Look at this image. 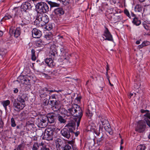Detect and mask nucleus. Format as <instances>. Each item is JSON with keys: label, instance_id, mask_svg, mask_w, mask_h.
<instances>
[{"label": "nucleus", "instance_id": "obj_56", "mask_svg": "<svg viewBox=\"0 0 150 150\" xmlns=\"http://www.w3.org/2000/svg\"><path fill=\"white\" fill-rule=\"evenodd\" d=\"M145 46L148 45L149 44V42L147 41H144L143 42Z\"/></svg>", "mask_w": 150, "mask_h": 150}, {"label": "nucleus", "instance_id": "obj_52", "mask_svg": "<svg viewBox=\"0 0 150 150\" xmlns=\"http://www.w3.org/2000/svg\"><path fill=\"white\" fill-rule=\"evenodd\" d=\"M144 121L146 123L147 125L150 128V121H149L147 118H145L144 119Z\"/></svg>", "mask_w": 150, "mask_h": 150}, {"label": "nucleus", "instance_id": "obj_28", "mask_svg": "<svg viewBox=\"0 0 150 150\" xmlns=\"http://www.w3.org/2000/svg\"><path fill=\"white\" fill-rule=\"evenodd\" d=\"M10 103V101L9 100H6L3 101L2 102V104L3 105L6 110H7V106L9 105Z\"/></svg>", "mask_w": 150, "mask_h": 150}, {"label": "nucleus", "instance_id": "obj_33", "mask_svg": "<svg viewBox=\"0 0 150 150\" xmlns=\"http://www.w3.org/2000/svg\"><path fill=\"white\" fill-rule=\"evenodd\" d=\"M53 36V35L51 33L49 32L45 35V38L47 40H51L52 39Z\"/></svg>", "mask_w": 150, "mask_h": 150}, {"label": "nucleus", "instance_id": "obj_41", "mask_svg": "<svg viewBox=\"0 0 150 150\" xmlns=\"http://www.w3.org/2000/svg\"><path fill=\"white\" fill-rule=\"evenodd\" d=\"M7 53L6 50L2 49L0 50V56L2 57L4 56Z\"/></svg>", "mask_w": 150, "mask_h": 150}, {"label": "nucleus", "instance_id": "obj_21", "mask_svg": "<svg viewBox=\"0 0 150 150\" xmlns=\"http://www.w3.org/2000/svg\"><path fill=\"white\" fill-rule=\"evenodd\" d=\"M54 13L57 16H60L64 13V11L62 8H58L54 9Z\"/></svg>", "mask_w": 150, "mask_h": 150}, {"label": "nucleus", "instance_id": "obj_6", "mask_svg": "<svg viewBox=\"0 0 150 150\" xmlns=\"http://www.w3.org/2000/svg\"><path fill=\"white\" fill-rule=\"evenodd\" d=\"M36 20L39 21V24L43 26L48 23L49 18L48 16L45 13H39L38 14Z\"/></svg>", "mask_w": 150, "mask_h": 150}, {"label": "nucleus", "instance_id": "obj_22", "mask_svg": "<svg viewBox=\"0 0 150 150\" xmlns=\"http://www.w3.org/2000/svg\"><path fill=\"white\" fill-rule=\"evenodd\" d=\"M60 44L62 46V47L60 50L62 54L63 55H66L67 54L68 52V50L67 48V47L64 45L63 42L62 43H60Z\"/></svg>", "mask_w": 150, "mask_h": 150}, {"label": "nucleus", "instance_id": "obj_17", "mask_svg": "<svg viewBox=\"0 0 150 150\" xmlns=\"http://www.w3.org/2000/svg\"><path fill=\"white\" fill-rule=\"evenodd\" d=\"M21 31V28L20 27H18L15 29H10L9 32L11 35H13L15 38H17L20 35Z\"/></svg>", "mask_w": 150, "mask_h": 150}, {"label": "nucleus", "instance_id": "obj_50", "mask_svg": "<svg viewBox=\"0 0 150 150\" xmlns=\"http://www.w3.org/2000/svg\"><path fill=\"white\" fill-rule=\"evenodd\" d=\"M144 118H146L148 119H149L150 120V112H146L145 115H144Z\"/></svg>", "mask_w": 150, "mask_h": 150}, {"label": "nucleus", "instance_id": "obj_25", "mask_svg": "<svg viewBox=\"0 0 150 150\" xmlns=\"http://www.w3.org/2000/svg\"><path fill=\"white\" fill-rule=\"evenodd\" d=\"M71 146L68 144H66L65 146L63 147V150H78L77 148L75 146Z\"/></svg>", "mask_w": 150, "mask_h": 150}, {"label": "nucleus", "instance_id": "obj_15", "mask_svg": "<svg viewBox=\"0 0 150 150\" xmlns=\"http://www.w3.org/2000/svg\"><path fill=\"white\" fill-rule=\"evenodd\" d=\"M57 114L54 113H49L47 114L46 116H45L47 121L50 123H54L55 120L57 118Z\"/></svg>", "mask_w": 150, "mask_h": 150}, {"label": "nucleus", "instance_id": "obj_29", "mask_svg": "<svg viewBox=\"0 0 150 150\" xmlns=\"http://www.w3.org/2000/svg\"><path fill=\"white\" fill-rule=\"evenodd\" d=\"M14 100H16L17 101L20 103H21L22 104H24V105L25 106V101L24 99L22 98L21 96L18 97L16 99H14Z\"/></svg>", "mask_w": 150, "mask_h": 150}, {"label": "nucleus", "instance_id": "obj_46", "mask_svg": "<svg viewBox=\"0 0 150 150\" xmlns=\"http://www.w3.org/2000/svg\"><path fill=\"white\" fill-rule=\"evenodd\" d=\"M67 144H68L72 147H73V146H75L74 145V142L72 140L71 141H67Z\"/></svg>", "mask_w": 150, "mask_h": 150}, {"label": "nucleus", "instance_id": "obj_48", "mask_svg": "<svg viewBox=\"0 0 150 150\" xmlns=\"http://www.w3.org/2000/svg\"><path fill=\"white\" fill-rule=\"evenodd\" d=\"M101 122L103 125V126L105 124H107V125H109L108 121L105 119L101 120Z\"/></svg>", "mask_w": 150, "mask_h": 150}, {"label": "nucleus", "instance_id": "obj_24", "mask_svg": "<svg viewBox=\"0 0 150 150\" xmlns=\"http://www.w3.org/2000/svg\"><path fill=\"white\" fill-rule=\"evenodd\" d=\"M47 3L50 5L51 8L59 7L60 5V3L51 1H48Z\"/></svg>", "mask_w": 150, "mask_h": 150}, {"label": "nucleus", "instance_id": "obj_61", "mask_svg": "<svg viewBox=\"0 0 150 150\" xmlns=\"http://www.w3.org/2000/svg\"><path fill=\"white\" fill-rule=\"evenodd\" d=\"M56 96V95L55 94L52 95L50 97V98H52V99H55Z\"/></svg>", "mask_w": 150, "mask_h": 150}, {"label": "nucleus", "instance_id": "obj_11", "mask_svg": "<svg viewBox=\"0 0 150 150\" xmlns=\"http://www.w3.org/2000/svg\"><path fill=\"white\" fill-rule=\"evenodd\" d=\"M38 126L41 128L46 127L48 123L45 116L42 117L41 118H39L36 122Z\"/></svg>", "mask_w": 150, "mask_h": 150}, {"label": "nucleus", "instance_id": "obj_35", "mask_svg": "<svg viewBox=\"0 0 150 150\" xmlns=\"http://www.w3.org/2000/svg\"><path fill=\"white\" fill-rule=\"evenodd\" d=\"M104 139V137L102 136L100 138H99L97 140V144H98L99 145H102L103 143V140Z\"/></svg>", "mask_w": 150, "mask_h": 150}, {"label": "nucleus", "instance_id": "obj_30", "mask_svg": "<svg viewBox=\"0 0 150 150\" xmlns=\"http://www.w3.org/2000/svg\"><path fill=\"white\" fill-rule=\"evenodd\" d=\"M57 116L58 120L61 123H65L66 122V120L62 116L59 114H57Z\"/></svg>", "mask_w": 150, "mask_h": 150}, {"label": "nucleus", "instance_id": "obj_49", "mask_svg": "<svg viewBox=\"0 0 150 150\" xmlns=\"http://www.w3.org/2000/svg\"><path fill=\"white\" fill-rule=\"evenodd\" d=\"M142 24L143 25L144 27L146 30H149V27L146 23L144 21V22H143Z\"/></svg>", "mask_w": 150, "mask_h": 150}, {"label": "nucleus", "instance_id": "obj_13", "mask_svg": "<svg viewBox=\"0 0 150 150\" xmlns=\"http://www.w3.org/2000/svg\"><path fill=\"white\" fill-rule=\"evenodd\" d=\"M50 104L51 105L52 110L57 111L59 110L61 108L60 102L59 101L53 100L50 101Z\"/></svg>", "mask_w": 150, "mask_h": 150}, {"label": "nucleus", "instance_id": "obj_19", "mask_svg": "<svg viewBox=\"0 0 150 150\" xmlns=\"http://www.w3.org/2000/svg\"><path fill=\"white\" fill-rule=\"evenodd\" d=\"M46 87L41 88L39 91V94L42 98H44L48 96L47 91L46 90Z\"/></svg>", "mask_w": 150, "mask_h": 150}, {"label": "nucleus", "instance_id": "obj_2", "mask_svg": "<svg viewBox=\"0 0 150 150\" xmlns=\"http://www.w3.org/2000/svg\"><path fill=\"white\" fill-rule=\"evenodd\" d=\"M67 113L64 114L67 116L72 115L73 117H81L83 115L82 109L80 107L76 104H73L66 111Z\"/></svg>", "mask_w": 150, "mask_h": 150}, {"label": "nucleus", "instance_id": "obj_7", "mask_svg": "<svg viewBox=\"0 0 150 150\" xmlns=\"http://www.w3.org/2000/svg\"><path fill=\"white\" fill-rule=\"evenodd\" d=\"M146 127L145 122L143 120H140L137 122L135 130L139 133H143L145 131Z\"/></svg>", "mask_w": 150, "mask_h": 150}, {"label": "nucleus", "instance_id": "obj_60", "mask_svg": "<svg viewBox=\"0 0 150 150\" xmlns=\"http://www.w3.org/2000/svg\"><path fill=\"white\" fill-rule=\"evenodd\" d=\"M146 5L148 6L150 4V0H146Z\"/></svg>", "mask_w": 150, "mask_h": 150}, {"label": "nucleus", "instance_id": "obj_26", "mask_svg": "<svg viewBox=\"0 0 150 150\" xmlns=\"http://www.w3.org/2000/svg\"><path fill=\"white\" fill-rule=\"evenodd\" d=\"M46 43L41 39H39L36 42V45L38 47H42L46 45Z\"/></svg>", "mask_w": 150, "mask_h": 150}, {"label": "nucleus", "instance_id": "obj_54", "mask_svg": "<svg viewBox=\"0 0 150 150\" xmlns=\"http://www.w3.org/2000/svg\"><path fill=\"white\" fill-rule=\"evenodd\" d=\"M100 129L98 130L97 129H95L94 131V132L97 135L99 136L100 134Z\"/></svg>", "mask_w": 150, "mask_h": 150}, {"label": "nucleus", "instance_id": "obj_47", "mask_svg": "<svg viewBox=\"0 0 150 150\" xmlns=\"http://www.w3.org/2000/svg\"><path fill=\"white\" fill-rule=\"evenodd\" d=\"M11 126L12 127H15L16 126V124L13 118H12L11 119Z\"/></svg>", "mask_w": 150, "mask_h": 150}, {"label": "nucleus", "instance_id": "obj_59", "mask_svg": "<svg viewBox=\"0 0 150 150\" xmlns=\"http://www.w3.org/2000/svg\"><path fill=\"white\" fill-rule=\"evenodd\" d=\"M81 98L80 97H77L76 98H75V100H77V102H79L80 101Z\"/></svg>", "mask_w": 150, "mask_h": 150}, {"label": "nucleus", "instance_id": "obj_39", "mask_svg": "<svg viewBox=\"0 0 150 150\" xmlns=\"http://www.w3.org/2000/svg\"><path fill=\"white\" fill-rule=\"evenodd\" d=\"M146 147L144 145L140 144L137 146L136 150H145Z\"/></svg>", "mask_w": 150, "mask_h": 150}, {"label": "nucleus", "instance_id": "obj_8", "mask_svg": "<svg viewBox=\"0 0 150 150\" xmlns=\"http://www.w3.org/2000/svg\"><path fill=\"white\" fill-rule=\"evenodd\" d=\"M18 24L22 26L24 25L30 23V19L29 15H28L26 16H25L23 18H21L20 17H18V16L17 20Z\"/></svg>", "mask_w": 150, "mask_h": 150}, {"label": "nucleus", "instance_id": "obj_20", "mask_svg": "<svg viewBox=\"0 0 150 150\" xmlns=\"http://www.w3.org/2000/svg\"><path fill=\"white\" fill-rule=\"evenodd\" d=\"M31 8L32 6L28 2L23 3L21 7V9L25 12L27 10H31Z\"/></svg>", "mask_w": 150, "mask_h": 150}, {"label": "nucleus", "instance_id": "obj_32", "mask_svg": "<svg viewBox=\"0 0 150 150\" xmlns=\"http://www.w3.org/2000/svg\"><path fill=\"white\" fill-rule=\"evenodd\" d=\"M104 128L105 130L109 133L110 134H112V129L111 128L110 124L109 125V126H105Z\"/></svg>", "mask_w": 150, "mask_h": 150}, {"label": "nucleus", "instance_id": "obj_57", "mask_svg": "<svg viewBox=\"0 0 150 150\" xmlns=\"http://www.w3.org/2000/svg\"><path fill=\"white\" fill-rule=\"evenodd\" d=\"M141 112L142 113H146V112H149V111L148 110H144L143 109H142L141 110Z\"/></svg>", "mask_w": 150, "mask_h": 150}, {"label": "nucleus", "instance_id": "obj_9", "mask_svg": "<svg viewBox=\"0 0 150 150\" xmlns=\"http://www.w3.org/2000/svg\"><path fill=\"white\" fill-rule=\"evenodd\" d=\"M73 133L72 129H68L67 128H65L62 129L61 131L62 135L64 138L69 139L71 137V134Z\"/></svg>", "mask_w": 150, "mask_h": 150}, {"label": "nucleus", "instance_id": "obj_51", "mask_svg": "<svg viewBox=\"0 0 150 150\" xmlns=\"http://www.w3.org/2000/svg\"><path fill=\"white\" fill-rule=\"evenodd\" d=\"M20 116L23 119L26 118V115L24 111H23L20 114Z\"/></svg>", "mask_w": 150, "mask_h": 150}, {"label": "nucleus", "instance_id": "obj_38", "mask_svg": "<svg viewBox=\"0 0 150 150\" xmlns=\"http://www.w3.org/2000/svg\"><path fill=\"white\" fill-rule=\"evenodd\" d=\"M31 52V59L33 61H35L36 59V57L35 56V51L34 49H32Z\"/></svg>", "mask_w": 150, "mask_h": 150}, {"label": "nucleus", "instance_id": "obj_34", "mask_svg": "<svg viewBox=\"0 0 150 150\" xmlns=\"http://www.w3.org/2000/svg\"><path fill=\"white\" fill-rule=\"evenodd\" d=\"M26 125L27 127H29L31 129L32 128H33L34 126V125L33 122H30L29 121H28L27 122Z\"/></svg>", "mask_w": 150, "mask_h": 150}, {"label": "nucleus", "instance_id": "obj_53", "mask_svg": "<svg viewBox=\"0 0 150 150\" xmlns=\"http://www.w3.org/2000/svg\"><path fill=\"white\" fill-rule=\"evenodd\" d=\"M124 13L125 14H126V15L129 18H130L131 16L130 15L128 11L126 9L124 11Z\"/></svg>", "mask_w": 150, "mask_h": 150}, {"label": "nucleus", "instance_id": "obj_36", "mask_svg": "<svg viewBox=\"0 0 150 150\" xmlns=\"http://www.w3.org/2000/svg\"><path fill=\"white\" fill-rule=\"evenodd\" d=\"M24 145L23 143L19 145L14 150H24Z\"/></svg>", "mask_w": 150, "mask_h": 150}, {"label": "nucleus", "instance_id": "obj_62", "mask_svg": "<svg viewBox=\"0 0 150 150\" xmlns=\"http://www.w3.org/2000/svg\"><path fill=\"white\" fill-rule=\"evenodd\" d=\"M59 40H61L62 42H64V39L63 38V37L62 36H61L59 37Z\"/></svg>", "mask_w": 150, "mask_h": 150}, {"label": "nucleus", "instance_id": "obj_23", "mask_svg": "<svg viewBox=\"0 0 150 150\" xmlns=\"http://www.w3.org/2000/svg\"><path fill=\"white\" fill-rule=\"evenodd\" d=\"M144 8L143 7V6L141 4H137L135 7L134 10L135 11L142 12L143 10H144Z\"/></svg>", "mask_w": 150, "mask_h": 150}, {"label": "nucleus", "instance_id": "obj_40", "mask_svg": "<svg viewBox=\"0 0 150 150\" xmlns=\"http://www.w3.org/2000/svg\"><path fill=\"white\" fill-rule=\"evenodd\" d=\"M39 145L38 143L35 142L34 143L32 148V150H38Z\"/></svg>", "mask_w": 150, "mask_h": 150}, {"label": "nucleus", "instance_id": "obj_45", "mask_svg": "<svg viewBox=\"0 0 150 150\" xmlns=\"http://www.w3.org/2000/svg\"><path fill=\"white\" fill-rule=\"evenodd\" d=\"M81 117H82V116H81V117H76L77 118H76V125H77V127H78L79 126L80 122V120H81Z\"/></svg>", "mask_w": 150, "mask_h": 150}, {"label": "nucleus", "instance_id": "obj_5", "mask_svg": "<svg viewBox=\"0 0 150 150\" xmlns=\"http://www.w3.org/2000/svg\"><path fill=\"white\" fill-rule=\"evenodd\" d=\"M36 8L38 11L42 12L43 13H46L49 11V7L48 5L45 3L40 2L37 3L35 6Z\"/></svg>", "mask_w": 150, "mask_h": 150}, {"label": "nucleus", "instance_id": "obj_27", "mask_svg": "<svg viewBox=\"0 0 150 150\" xmlns=\"http://www.w3.org/2000/svg\"><path fill=\"white\" fill-rule=\"evenodd\" d=\"M132 23L137 26L139 25L141 23L140 21L137 17H135L133 18Z\"/></svg>", "mask_w": 150, "mask_h": 150}, {"label": "nucleus", "instance_id": "obj_42", "mask_svg": "<svg viewBox=\"0 0 150 150\" xmlns=\"http://www.w3.org/2000/svg\"><path fill=\"white\" fill-rule=\"evenodd\" d=\"M46 29L47 30H50L52 28V25L51 24H48L46 25Z\"/></svg>", "mask_w": 150, "mask_h": 150}, {"label": "nucleus", "instance_id": "obj_37", "mask_svg": "<svg viewBox=\"0 0 150 150\" xmlns=\"http://www.w3.org/2000/svg\"><path fill=\"white\" fill-rule=\"evenodd\" d=\"M86 116L89 118H91L93 115V113L91 111L88 109L86 112Z\"/></svg>", "mask_w": 150, "mask_h": 150}, {"label": "nucleus", "instance_id": "obj_63", "mask_svg": "<svg viewBox=\"0 0 150 150\" xmlns=\"http://www.w3.org/2000/svg\"><path fill=\"white\" fill-rule=\"evenodd\" d=\"M44 143L42 142H41L40 143L39 145V146H47L46 145H44Z\"/></svg>", "mask_w": 150, "mask_h": 150}, {"label": "nucleus", "instance_id": "obj_12", "mask_svg": "<svg viewBox=\"0 0 150 150\" xmlns=\"http://www.w3.org/2000/svg\"><path fill=\"white\" fill-rule=\"evenodd\" d=\"M31 77L30 76H20L18 78V79L21 80V82L23 83L24 86H29L30 85V82Z\"/></svg>", "mask_w": 150, "mask_h": 150}, {"label": "nucleus", "instance_id": "obj_18", "mask_svg": "<svg viewBox=\"0 0 150 150\" xmlns=\"http://www.w3.org/2000/svg\"><path fill=\"white\" fill-rule=\"evenodd\" d=\"M33 37L35 38H39L42 35L41 31L37 28H33L32 30Z\"/></svg>", "mask_w": 150, "mask_h": 150}, {"label": "nucleus", "instance_id": "obj_3", "mask_svg": "<svg viewBox=\"0 0 150 150\" xmlns=\"http://www.w3.org/2000/svg\"><path fill=\"white\" fill-rule=\"evenodd\" d=\"M22 11L19 7H15L11 13H6L3 18V20H6L12 18L14 21L17 20L18 15Z\"/></svg>", "mask_w": 150, "mask_h": 150}, {"label": "nucleus", "instance_id": "obj_31", "mask_svg": "<svg viewBox=\"0 0 150 150\" xmlns=\"http://www.w3.org/2000/svg\"><path fill=\"white\" fill-rule=\"evenodd\" d=\"M75 123L68 124L67 127V128L68 129H72V132H73V130L75 129Z\"/></svg>", "mask_w": 150, "mask_h": 150}, {"label": "nucleus", "instance_id": "obj_16", "mask_svg": "<svg viewBox=\"0 0 150 150\" xmlns=\"http://www.w3.org/2000/svg\"><path fill=\"white\" fill-rule=\"evenodd\" d=\"M103 36H104L105 37V38L104 37H103V38L104 39L103 40H108L110 41H113L112 35L109 31L108 28L106 27L105 28V30L104 31L103 34Z\"/></svg>", "mask_w": 150, "mask_h": 150}, {"label": "nucleus", "instance_id": "obj_44", "mask_svg": "<svg viewBox=\"0 0 150 150\" xmlns=\"http://www.w3.org/2000/svg\"><path fill=\"white\" fill-rule=\"evenodd\" d=\"M47 88H46V91H47V93L48 94L50 95L51 94V93L53 92V90H51L50 89L51 88L50 87L47 86L46 87Z\"/></svg>", "mask_w": 150, "mask_h": 150}, {"label": "nucleus", "instance_id": "obj_10", "mask_svg": "<svg viewBox=\"0 0 150 150\" xmlns=\"http://www.w3.org/2000/svg\"><path fill=\"white\" fill-rule=\"evenodd\" d=\"M12 102L13 103V108L14 110L17 112H19L25 106L24 104L20 103L16 100H12Z\"/></svg>", "mask_w": 150, "mask_h": 150}, {"label": "nucleus", "instance_id": "obj_4", "mask_svg": "<svg viewBox=\"0 0 150 150\" xmlns=\"http://www.w3.org/2000/svg\"><path fill=\"white\" fill-rule=\"evenodd\" d=\"M55 129L51 127H48L46 130L42 137L43 139L47 140H52V136Z\"/></svg>", "mask_w": 150, "mask_h": 150}, {"label": "nucleus", "instance_id": "obj_1", "mask_svg": "<svg viewBox=\"0 0 150 150\" xmlns=\"http://www.w3.org/2000/svg\"><path fill=\"white\" fill-rule=\"evenodd\" d=\"M55 47L54 44L51 46L49 57L46 58L45 60V63L49 67L51 68L55 66V63L53 61L54 60L56 59V57L57 56V50Z\"/></svg>", "mask_w": 150, "mask_h": 150}, {"label": "nucleus", "instance_id": "obj_64", "mask_svg": "<svg viewBox=\"0 0 150 150\" xmlns=\"http://www.w3.org/2000/svg\"><path fill=\"white\" fill-rule=\"evenodd\" d=\"M53 92H57V93H58L59 92H61L62 91V90H59L58 91H57L55 89H54L53 90Z\"/></svg>", "mask_w": 150, "mask_h": 150}, {"label": "nucleus", "instance_id": "obj_55", "mask_svg": "<svg viewBox=\"0 0 150 150\" xmlns=\"http://www.w3.org/2000/svg\"><path fill=\"white\" fill-rule=\"evenodd\" d=\"M40 150H50V149L47 147V146H43L41 148Z\"/></svg>", "mask_w": 150, "mask_h": 150}, {"label": "nucleus", "instance_id": "obj_58", "mask_svg": "<svg viewBox=\"0 0 150 150\" xmlns=\"http://www.w3.org/2000/svg\"><path fill=\"white\" fill-rule=\"evenodd\" d=\"M56 148H57V150H60V147L62 146V145H59V144H56Z\"/></svg>", "mask_w": 150, "mask_h": 150}, {"label": "nucleus", "instance_id": "obj_14", "mask_svg": "<svg viewBox=\"0 0 150 150\" xmlns=\"http://www.w3.org/2000/svg\"><path fill=\"white\" fill-rule=\"evenodd\" d=\"M108 17L112 23H116L120 22L122 19V17L119 15L118 13L112 14V15H109Z\"/></svg>", "mask_w": 150, "mask_h": 150}, {"label": "nucleus", "instance_id": "obj_43", "mask_svg": "<svg viewBox=\"0 0 150 150\" xmlns=\"http://www.w3.org/2000/svg\"><path fill=\"white\" fill-rule=\"evenodd\" d=\"M56 144H59V145H62V142L60 139H57L56 140Z\"/></svg>", "mask_w": 150, "mask_h": 150}]
</instances>
